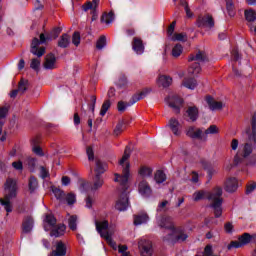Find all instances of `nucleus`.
I'll list each match as a JSON object with an SVG mask.
<instances>
[{
    "label": "nucleus",
    "instance_id": "1",
    "mask_svg": "<svg viewBox=\"0 0 256 256\" xmlns=\"http://www.w3.org/2000/svg\"><path fill=\"white\" fill-rule=\"evenodd\" d=\"M61 27H55L49 34H40V40L38 38H33L30 48V53L35 55V57H43L45 55V47H40L39 45H43V43H47V41H53V39H57L59 35H61Z\"/></svg>",
    "mask_w": 256,
    "mask_h": 256
},
{
    "label": "nucleus",
    "instance_id": "2",
    "mask_svg": "<svg viewBox=\"0 0 256 256\" xmlns=\"http://www.w3.org/2000/svg\"><path fill=\"white\" fill-rule=\"evenodd\" d=\"M251 127L246 128L245 133L248 137V140L254 143V145L249 142L243 145L242 152L240 153L243 159H247V157L253 153V149L256 150V112L252 115Z\"/></svg>",
    "mask_w": 256,
    "mask_h": 256
},
{
    "label": "nucleus",
    "instance_id": "3",
    "mask_svg": "<svg viewBox=\"0 0 256 256\" xmlns=\"http://www.w3.org/2000/svg\"><path fill=\"white\" fill-rule=\"evenodd\" d=\"M221 195H223V189L215 188L213 192L209 193L206 197L208 201L212 202L207 207L213 209L216 219H219V217L223 215V198H221Z\"/></svg>",
    "mask_w": 256,
    "mask_h": 256
},
{
    "label": "nucleus",
    "instance_id": "4",
    "mask_svg": "<svg viewBox=\"0 0 256 256\" xmlns=\"http://www.w3.org/2000/svg\"><path fill=\"white\" fill-rule=\"evenodd\" d=\"M4 190L7 193L5 196L6 201L0 199V203L6 212L11 213L13 211L11 199H15V197H17V182L11 178H8L4 184Z\"/></svg>",
    "mask_w": 256,
    "mask_h": 256
},
{
    "label": "nucleus",
    "instance_id": "5",
    "mask_svg": "<svg viewBox=\"0 0 256 256\" xmlns=\"http://www.w3.org/2000/svg\"><path fill=\"white\" fill-rule=\"evenodd\" d=\"M149 93H151V89L146 88L139 94L133 95L129 102L119 101L117 104L119 113H124V111H127L128 107L135 105V103H137V101H141V99H145Z\"/></svg>",
    "mask_w": 256,
    "mask_h": 256
},
{
    "label": "nucleus",
    "instance_id": "6",
    "mask_svg": "<svg viewBox=\"0 0 256 256\" xmlns=\"http://www.w3.org/2000/svg\"><path fill=\"white\" fill-rule=\"evenodd\" d=\"M255 239V235H251L249 233H244L238 237V241H231L227 246V249L231 251V249H241V247H245V245H249L251 241Z\"/></svg>",
    "mask_w": 256,
    "mask_h": 256
},
{
    "label": "nucleus",
    "instance_id": "7",
    "mask_svg": "<svg viewBox=\"0 0 256 256\" xmlns=\"http://www.w3.org/2000/svg\"><path fill=\"white\" fill-rule=\"evenodd\" d=\"M165 102L171 109H173L174 113L176 114L181 113V107H183V103H184L183 98L177 95L168 96L165 98Z\"/></svg>",
    "mask_w": 256,
    "mask_h": 256
},
{
    "label": "nucleus",
    "instance_id": "8",
    "mask_svg": "<svg viewBox=\"0 0 256 256\" xmlns=\"http://www.w3.org/2000/svg\"><path fill=\"white\" fill-rule=\"evenodd\" d=\"M196 25L200 29H213V27H215V20L211 14L200 15L196 20Z\"/></svg>",
    "mask_w": 256,
    "mask_h": 256
},
{
    "label": "nucleus",
    "instance_id": "9",
    "mask_svg": "<svg viewBox=\"0 0 256 256\" xmlns=\"http://www.w3.org/2000/svg\"><path fill=\"white\" fill-rule=\"evenodd\" d=\"M157 225L161 229H167L168 231H175V222H173V217L171 216H157L156 217Z\"/></svg>",
    "mask_w": 256,
    "mask_h": 256
},
{
    "label": "nucleus",
    "instance_id": "10",
    "mask_svg": "<svg viewBox=\"0 0 256 256\" xmlns=\"http://www.w3.org/2000/svg\"><path fill=\"white\" fill-rule=\"evenodd\" d=\"M95 225H96V231L97 233H99L102 239H105L107 241H112L111 233L107 232V230L109 229V221L107 220H104L102 222L95 221Z\"/></svg>",
    "mask_w": 256,
    "mask_h": 256
},
{
    "label": "nucleus",
    "instance_id": "11",
    "mask_svg": "<svg viewBox=\"0 0 256 256\" xmlns=\"http://www.w3.org/2000/svg\"><path fill=\"white\" fill-rule=\"evenodd\" d=\"M115 209L117 211H127L129 209V194L127 190H123L116 201Z\"/></svg>",
    "mask_w": 256,
    "mask_h": 256
},
{
    "label": "nucleus",
    "instance_id": "12",
    "mask_svg": "<svg viewBox=\"0 0 256 256\" xmlns=\"http://www.w3.org/2000/svg\"><path fill=\"white\" fill-rule=\"evenodd\" d=\"M130 167H131V164H129V162H127L125 167L123 168L122 175H119L117 173L114 174L115 175V178H114L115 183H120V185L122 187H125V185H127V183L129 182Z\"/></svg>",
    "mask_w": 256,
    "mask_h": 256
},
{
    "label": "nucleus",
    "instance_id": "13",
    "mask_svg": "<svg viewBox=\"0 0 256 256\" xmlns=\"http://www.w3.org/2000/svg\"><path fill=\"white\" fill-rule=\"evenodd\" d=\"M139 193L145 199H149L151 197L153 190H151V186H149V182L146 180H142L138 185Z\"/></svg>",
    "mask_w": 256,
    "mask_h": 256
},
{
    "label": "nucleus",
    "instance_id": "14",
    "mask_svg": "<svg viewBox=\"0 0 256 256\" xmlns=\"http://www.w3.org/2000/svg\"><path fill=\"white\" fill-rule=\"evenodd\" d=\"M33 227H35V220H33L32 216H26L22 222V233L25 235L31 233Z\"/></svg>",
    "mask_w": 256,
    "mask_h": 256
},
{
    "label": "nucleus",
    "instance_id": "15",
    "mask_svg": "<svg viewBox=\"0 0 256 256\" xmlns=\"http://www.w3.org/2000/svg\"><path fill=\"white\" fill-rule=\"evenodd\" d=\"M187 137L190 139H198L199 141H203V129L198 128L195 131V126H191L186 130Z\"/></svg>",
    "mask_w": 256,
    "mask_h": 256
},
{
    "label": "nucleus",
    "instance_id": "16",
    "mask_svg": "<svg viewBox=\"0 0 256 256\" xmlns=\"http://www.w3.org/2000/svg\"><path fill=\"white\" fill-rule=\"evenodd\" d=\"M67 255V245L63 241L56 242V249L53 250L48 256H65Z\"/></svg>",
    "mask_w": 256,
    "mask_h": 256
},
{
    "label": "nucleus",
    "instance_id": "17",
    "mask_svg": "<svg viewBox=\"0 0 256 256\" xmlns=\"http://www.w3.org/2000/svg\"><path fill=\"white\" fill-rule=\"evenodd\" d=\"M132 49L136 55H143V53H145V45H143V40H141V38L134 37Z\"/></svg>",
    "mask_w": 256,
    "mask_h": 256
},
{
    "label": "nucleus",
    "instance_id": "18",
    "mask_svg": "<svg viewBox=\"0 0 256 256\" xmlns=\"http://www.w3.org/2000/svg\"><path fill=\"white\" fill-rule=\"evenodd\" d=\"M206 103L210 111H221L223 109V102L215 101L212 96H206Z\"/></svg>",
    "mask_w": 256,
    "mask_h": 256
},
{
    "label": "nucleus",
    "instance_id": "19",
    "mask_svg": "<svg viewBox=\"0 0 256 256\" xmlns=\"http://www.w3.org/2000/svg\"><path fill=\"white\" fill-rule=\"evenodd\" d=\"M105 185V179L101 175H94L93 177V184L91 186L92 193H95V191H99L101 187Z\"/></svg>",
    "mask_w": 256,
    "mask_h": 256
},
{
    "label": "nucleus",
    "instance_id": "20",
    "mask_svg": "<svg viewBox=\"0 0 256 256\" xmlns=\"http://www.w3.org/2000/svg\"><path fill=\"white\" fill-rule=\"evenodd\" d=\"M141 249L142 256H152L153 255V244L151 241H144L142 244L139 245Z\"/></svg>",
    "mask_w": 256,
    "mask_h": 256
},
{
    "label": "nucleus",
    "instance_id": "21",
    "mask_svg": "<svg viewBox=\"0 0 256 256\" xmlns=\"http://www.w3.org/2000/svg\"><path fill=\"white\" fill-rule=\"evenodd\" d=\"M239 189V182L237 181V178H229L226 181L225 191L227 193H235Z\"/></svg>",
    "mask_w": 256,
    "mask_h": 256
},
{
    "label": "nucleus",
    "instance_id": "22",
    "mask_svg": "<svg viewBox=\"0 0 256 256\" xmlns=\"http://www.w3.org/2000/svg\"><path fill=\"white\" fill-rule=\"evenodd\" d=\"M114 85L117 87V89H127L129 85V79L125 74H120L115 80Z\"/></svg>",
    "mask_w": 256,
    "mask_h": 256
},
{
    "label": "nucleus",
    "instance_id": "23",
    "mask_svg": "<svg viewBox=\"0 0 256 256\" xmlns=\"http://www.w3.org/2000/svg\"><path fill=\"white\" fill-rule=\"evenodd\" d=\"M186 115L192 123H195L199 119V108L197 106H189L186 110Z\"/></svg>",
    "mask_w": 256,
    "mask_h": 256
},
{
    "label": "nucleus",
    "instance_id": "24",
    "mask_svg": "<svg viewBox=\"0 0 256 256\" xmlns=\"http://www.w3.org/2000/svg\"><path fill=\"white\" fill-rule=\"evenodd\" d=\"M56 61H57V58L55 57V54L50 53L46 55L45 62H44V69H47V70L55 69Z\"/></svg>",
    "mask_w": 256,
    "mask_h": 256
},
{
    "label": "nucleus",
    "instance_id": "25",
    "mask_svg": "<svg viewBox=\"0 0 256 256\" xmlns=\"http://www.w3.org/2000/svg\"><path fill=\"white\" fill-rule=\"evenodd\" d=\"M70 45L71 36H69V34L67 33L62 34L58 40V47H60V49H67V47H69Z\"/></svg>",
    "mask_w": 256,
    "mask_h": 256
},
{
    "label": "nucleus",
    "instance_id": "26",
    "mask_svg": "<svg viewBox=\"0 0 256 256\" xmlns=\"http://www.w3.org/2000/svg\"><path fill=\"white\" fill-rule=\"evenodd\" d=\"M219 133V128H217V125H210L204 133L202 132V141H207V137L209 135H217Z\"/></svg>",
    "mask_w": 256,
    "mask_h": 256
},
{
    "label": "nucleus",
    "instance_id": "27",
    "mask_svg": "<svg viewBox=\"0 0 256 256\" xmlns=\"http://www.w3.org/2000/svg\"><path fill=\"white\" fill-rule=\"evenodd\" d=\"M67 227H65V224H60L56 228H53L50 232L51 237H63L65 235V230Z\"/></svg>",
    "mask_w": 256,
    "mask_h": 256
},
{
    "label": "nucleus",
    "instance_id": "28",
    "mask_svg": "<svg viewBox=\"0 0 256 256\" xmlns=\"http://www.w3.org/2000/svg\"><path fill=\"white\" fill-rule=\"evenodd\" d=\"M28 189L29 193L33 195L39 189V181H37L35 176H31L28 180Z\"/></svg>",
    "mask_w": 256,
    "mask_h": 256
},
{
    "label": "nucleus",
    "instance_id": "29",
    "mask_svg": "<svg viewBox=\"0 0 256 256\" xmlns=\"http://www.w3.org/2000/svg\"><path fill=\"white\" fill-rule=\"evenodd\" d=\"M168 127H170V129L174 135H176V136L181 135V131H179L180 124H179L178 119L171 118L169 121Z\"/></svg>",
    "mask_w": 256,
    "mask_h": 256
},
{
    "label": "nucleus",
    "instance_id": "30",
    "mask_svg": "<svg viewBox=\"0 0 256 256\" xmlns=\"http://www.w3.org/2000/svg\"><path fill=\"white\" fill-rule=\"evenodd\" d=\"M105 171H107V163L101 160H96L95 175L103 176V173H105Z\"/></svg>",
    "mask_w": 256,
    "mask_h": 256
},
{
    "label": "nucleus",
    "instance_id": "31",
    "mask_svg": "<svg viewBox=\"0 0 256 256\" xmlns=\"http://www.w3.org/2000/svg\"><path fill=\"white\" fill-rule=\"evenodd\" d=\"M201 165L203 167L204 171H207L208 178L213 179V175H215V169H213V166L208 161L202 160Z\"/></svg>",
    "mask_w": 256,
    "mask_h": 256
},
{
    "label": "nucleus",
    "instance_id": "32",
    "mask_svg": "<svg viewBox=\"0 0 256 256\" xmlns=\"http://www.w3.org/2000/svg\"><path fill=\"white\" fill-rule=\"evenodd\" d=\"M38 143H39V140H37V139L32 140V151L38 157H44L45 153H43V148H41V146L37 145Z\"/></svg>",
    "mask_w": 256,
    "mask_h": 256
},
{
    "label": "nucleus",
    "instance_id": "33",
    "mask_svg": "<svg viewBox=\"0 0 256 256\" xmlns=\"http://www.w3.org/2000/svg\"><path fill=\"white\" fill-rule=\"evenodd\" d=\"M188 61H198V63H205V61H207V56L203 55V52L199 51L196 55L191 54L188 58Z\"/></svg>",
    "mask_w": 256,
    "mask_h": 256
},
{
    "label": "nucleus",
    "instance_id": "34",
    "mask_svg": "<svg viewBox=\"0 0 256 256\" xmlns=\"http://www.w3.org/2000/svg\"><path fill=\"white\" fill-rule=\"evenodd\" d=\"M149 222V215L147 214H139L134 216V225H144Z\"/></svg>",
    "mask_w": 256,
    "mask_h": 256
},
{
    "label": "nucleus",
    "instance_id": "35",
    "mask_svg": "<svg viewBox=\"0 0 256 256\" xmlns=\"http://www.w3.org/2000/svg\"><path fill=\"white\" fill-rule=\"evenodd\" d=\"M182 85L186 87V89L194 91V89L197 88V80L195 78H187L183 81Z\"/></svg>",
    "mask_w": 256,
    "mask_h": 256
},
{
    "label": "nucleus",
    "instance_id": "36",
    "mask_svg": "<svg viewBox=\"0 0 256 256\" xmlns=\"http://www.w3.org/2000/svg\"><path fill=\"white\" fill-rule=\"evenodd\" d=\"M154 181H156L158 185H161V183H165V181H167V175L163 170H158L154 175Z\"/></svg>",
    "mask_w": 256,
    "mask_h": 256
},
{
    "label": "nucleus",
    "instance_id": "37",
    "mask_svg": "<svg viewBox=\"0 0 256 256\" xmlns=\"http://www.w3.org/2000/svg\"><path fill=\"white\" fill-rule=\"evenodd\" d=\"M140 177H153V168L147 167V166H142L140 167L138 171Z\"/></svg>",
    "mask_w": 256,
    "mask_h": 256
},
{
    "label": "nucleus",
    "instance_id": "38",
    "mask_svg": "<svg viewBox=\"0 0 256 256\" xmlns=\"http://www.w3.org/2000/svg\"><path fill=\"white\" fill-rule=\"evenodd\" d=\"M115 21V13L109 12L108 14H103L101 17V23H105L106 25H111Z\"/></svg>",
    "mask_w": 256,
    "mask_h": 256
},
{
    "label": "nucleus",
    "instance_id": "39",
    "mask_svg": "<svg viewBox=\"0 0 256 256\" xmlns=\"http://www.w3.org/2000/svg\"><path fill=\"white\" fill-rule=\"evenodd\" d=\"M158 83L162 85V87L167 88L171 85V83H173V78L162 75L159 77Z\"/></svg>",
    "mask_w": 256,
    "mask_h": 256
},
{
    "label": "nucleus",
    "instance_id": "40",
    "mask_svg": "<svg viewBox=\"0 0 256 256\" xmlns=\"http://www.w3.org/2000/svg\"><path fill=\"white\" fill-rule=\"evenodd\" d=\"M175 233H177V228H175V231H170V233L163 236L162 241H164V243L175 245Z\"/></svg>",
    "mask_w": 256,
    "mask_h": 256
},
{
    "label": "nucleus",
    "instance_id": "41",
    "mask_svg": "<svg viewBox=\"0 0 256 256\" xmlns=\"http://www.w3.org/2000/svg\"><path fill=\"white\" fill-rule=\"evenodd\" d=\"M189 75H199L201 73V64L194 62L188 69Z\"/></svg>",
    "mask_w": 256,
    "mask_h": 256
},
{
    "label": "nucleus",
    "instance_id": "42",
    "mask_svg": "<svg viewBox=\"0 0 256 256\" xmlns=\"http://www.w3.org/2000/svg\"><path fill=\"white\" fill-rule=\"evenodd\" d=\"M26 162H27L29 171L31 173H35V171L37 169V158L28 157L26 159Z\"/></svg>",
    "mask_w": 256,
    "mask_h": 256
},
{
    "label": "nucleus",
    "instance_id": "43",
    "mask_svg": "<svg viewBox=\"0 0 256 256\" xmlns=\"http://www.w3.org/2000/svg\"><path fill=\"white\" fill-rule=\"evenodd\" d=\"M244 16L246 21H248V23H254V21H256V12L255 10H246L244 12Z\"/></svg>",
    "mask_w": 256,
    "mask_h": 256
},
{
    "label": "nucleus",
    "instance_id": "44",
    "mask_svg": "<svg viewBox=\"0 0 256 256\" xmlns=\"http://www.w3.org/2000/svg\"><path fill=\"white\" fill-rule=\"evenodd\" d=\"M225 2L229 17H235V5L233 4V0H225Z\"/></svg>",
    "mask_w": 256,
    "mask_h": 256
},
{
    "label": "nucleus",
    "instance_id": "45",
    "mask_svg": "<svg viewBox=\"0 0 256 256\" xmlns=\"http://www.w3.org/2000/svg\"><path fill=\"white\" fill-rule=\"evenodd\" d=\"M110 108H111V100H105L100 109V116L105 117V115H107V112L109 111Z\"/></svg>",
    "mask_w": 256,
    "mask_h": 256
},
{
    "label": "nucleus",
    "instance_id": "46",
    "mask_svg": "<svg viewBox=\"0 0 256 256\" xmlns=\"http://www.w3.org/2000/svg\"><path fill=\"white\" fill-rule=\"evenodd\" d=\"M105 47H107V37L102 35L96 42V49H98V51H101L102 49H105Z\"/></svg>",
    "mask_w": 256,
    "mask_h": 256
},
{
    "label": "nucleus",
    "instance_id": "47",
    "mask_svg": "<svg viewBox=\"0 0 256 256\" xmlns=\"http://www.w3.org/2000/svg\"><path fill=\"white\" fill-rule=\"evenodd\" d=\"M129 157H131V147L126 146L124 154H123L121 160L119 161V165H121L123 167L125 165V161H127V159H129Z\"/></svg>",
    "mask_w": 256,
    "mask_h": 256
},
{
    "label": "nucleus",
    "instance_id": "48",
    "mask_svg": "<svg viewBox=\"0 0 256 256\" xmlns=\"http://www.w3.org/2000/svg\"><path fill=\"white\" fill-rule=\"evenodd\" d=\"M44 221L49 227H55L57 225V218L52 214H47Z\"/></svg>",
    "mask_w": 256,
    "mask_h": 256
},
{
    "label": "nucleus",
    "instance_id": "49",
    "mask_svg": "<svg viewBox=\"0 0 256 256\" xmlns=\"http://www.w3.org/2000/svg\"><path fill=\"white\" fill-rule=\"evenodd\" d=\"M51 191H52L54 197H56V199H58V200H61V199H63V197H65V192H63L61 189H59L55 186L51 187Z\"/></svg>",
    "mask_w": 256,
    "mask_h": 256
},
{
    "label": "nucleus",
    "instance_id": "50",
    "mask_svg": "<svg viewBox=\"0 0 256 256\" xmlns=\"http://www.w3.org/2000/svg\"><path fill=\"white\" fill-rule=\"evenodd\" d=\"M68 227L71 231H77V216H70L68 219Z\"/></svg>",
    "mask_w": 256,
    "mask_h": 256
},
{
    "label": "nucleus",
    "instance_id": "51",
    "mask_svg": "<svg viewBox=\"0 0 256 256\" xmlns=\"http://www.w3.org/2000/svg\"><path fill=\"white\" fill-rule=\"evenodd\" d=\"M181 53H183V46L176 44L172 49V57H180Z\"/></svg>",
    "mask_w": 256,
    "mask_h": 256
},
{
    "label": "nucleus",
    "instance_id": "52",
    "mask_svg": "<svg viewBox=\"0 0 256 256\" xmlns=\"http://www.w3.org/2000/svg\"><path fill=\"white\" fill-rule=\"evenodd\" d=\"M170 41H182V42H185V41H187V34H185V33L174 34L170 38Z\"/></svg>",
    "mask_w": 256,
    "mask_h": 256
},
{
    "label": "nucleus",
    "instance_id": "53",
    "mask_svg": "<svg viewBox=\"0 0 256 256\" xmlns=\"http://www.w3.org/2000/svg\"><path fill=\"white\" fill-rule=\"evenodd\" d=\"M72 43L75 47H79L81 43V34L79 32H74L72 35Z\"/></svg>",
    "mask_w": 256,
    "mask_h": 256
},
{
    "label": "nucleus",
    "instance_id": "54",
    "mask_svg": "<svg viewBox=\"0 0 256 256\" xmlns=\"http://www.w3.org/2000/svg\"><path fill=\"white\" fill-rule=\"evenodd\" d=\"M39 67H41V61L37 58L32 59L30 63V68L38 73Z\"/></svg>",
    "mask_w": 256,
    "mask_h": 256
},
{
    "label": "nucleus",
    "instance_id": "55",
    "mask_svg": "<svg viewBox=\"0 0 256 256\" xmlns=\"http://www.w3.org/2000/svg\"><path fill=\"white\" fill-rule=\"evenodd\" d=\"M28 83H29L28 81L21 80L19 82L18 89H16L18 91V93H25V91H27Z\"/></svg>",
    "mask_w": 256,
    "mask_h": 256
},
{
    "label": "nucleus",
    "instance_id": "56",
    "mask_svg": "<svg viewBox=\"0 0 256 256\" xmlns=\"http://www.w3.org/2000/svg\"><path fill=\"white\" fill-rule=\"evenodd\" d=\"M123 127H125V123L123 121L119 122L114 129V135H121L123 133Z\"/></svg>",
    "mask_w": 256,
    "mask_h": 256
},
{
    "label": "nucleus",
    "instance_id": "57",
    "mask_svg": "<svg viewBox=\"0 0 256 256\" xmlns=\"http://www.w3.org/2000/svg\"><path fill=\"white\" fill-rule=\"evenodd\" d=\"M86 154L88 157V161H95V152L93 151V147L88 146L86 148Z\"/></svg>",
    "mask_w": 256,
    "mask_h": 256
},
{
    "label": "nucleus",
    "instance_id": "58",
    "mask_svg": "<svg viewBox=\"0 0 256 256\" xmlns=\"http://www.w3.org/2000/svg\"><path fill=\"white\" fill-rule=\"evenodd\" d=\"M203 255L204 256H215V254H213V245L208 244L205 246L204 251H203Z\"/></svg>",
    "mask_w": 256,
    "mask_h": 256
},
{
    "label": "nucleus",
    "instance_id": "59",
    "mask_svg": "<svg viewBox=\"0 0 256 256\" xmlns=\"http://www.w3.org/2000/svg\"><path fill=\"white\" fill-rule=\"evenodd\" d=\"M90 105H89V111H91L92 113H95V105H97V97L95 95H92L90 97Z\"/></svg>",
    "mask_w": 256,
    "mask_h": 256
},
{
    "label": "nucleus",
    "instance_id": "60",
    "mask_svg": "<svg viewBox=\"0 0 256 256\" xmlns=\"http://www.w3.org/2000/svg\"><path fill=\"white\" fill-rule=\"evenodd\" d=\"M76 201H77V198H76L75 194L70 193L66 196V202L68 205H74V203H76Z\"/></svg>",
    "mask_w": 256,
    "mask_h": 256
},
{
    "label": "nucleus",
    "instance_id": "61",
    "mask_svg": "<svg viewBox=\"0 0 256 256\" xmlns=\"http://www.w3.org/2000/svg\"><path fill=\"white\" fill-rule=\"evenodd\" d=\"M187 237H189L187 234L182 233V234L176 235L174 241L175 243H183V241H185Z\"/></svg>",
    "mask_w": 256,
    "mask_h": 256
},
{
    "label": "nucleus",
    "instance_id": "62",
    "mask_svg": "<svg viewBox=\"0 0 256 256\" xmlns=\"http://www.w3.org/2000/svg\"><path fill=\"white\" fill-rule=\"evenodd\" d=\"M169 205V201L164 200L163 202L158 204V207L156 209L157 213H161V211H165V207Z\"/></svg>",
    "mask_w": 256,
    "mask_h": 256
},
{
    "label": "nucleus",
    "instance_id": "63",
    "mask_svg": "<svg viewBox=\"0 0 256 256\" xmlns=\"http://www.w3.org/2000/svg\"><path fill=\"white\" fill-rule=\"evenodd\" d=\"M40 177L41 179H47V177H49V170L44 166L40 167Z\"/></svg>",
    "mask_w": 256,
    "mask_h": 256
},
{
    "label": "nucleus",
    "instance_id": "64",
    "mask_svg": "<svg viewBox=\"0 0 256 256\" xmlns=\"http://www.w3.org/2000/svg\"><path fill=\"white\" fill-rule=\"evenodd\" d=\"M12 167L16 169V171H23V162L21 160L15 161L12 163Z\"/></svg>",
    "mask_w": 256,
    "mask_h": 256
}]
</instances>
